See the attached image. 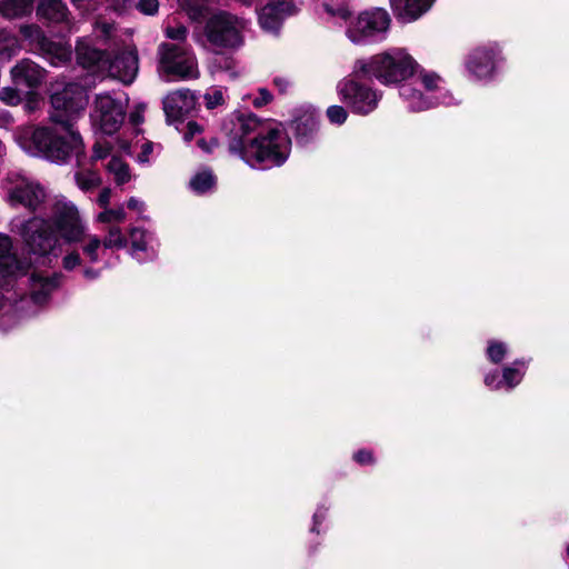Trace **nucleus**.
Instances as JSON below:
<instances>
[{"mask_svg": "<svg viewBox=\"0 0 569 569\" xmlns=\"http://www.w3.org/2000/svg\"><path fill=\"white\" fill-rule=\"evenodd\" d=\"M110 200H111V189L110 188H103L98 198H97V202L98 204L102 208V209H106L109 207V203H110Z\"/></svg>", "mask_w": 569, "mask_h": 569, "instance_id": "49530a36", "label": "nucleus"}, {"mask_svg": "<svg viewBox=\"0 0 569 569\" xmlns=\"http://www.w3.org/2000/svg\"><path fill=\"white\" fill-rule=\"evenodd\" d=\"M0 99L10 106H16L21 100L19 91L10 87H4L0 90Z\"/></svg>", "mask_w": 569, "mask_h": 569, "instance_id": "4c0bfd02", "label": "nucleus"}, {"mask_svg": "<svg viewBox=\"0 0 569 569\" xmlns=\"http://www.w3.org/2000/svg\"><path fill=\"white\" fill-rule=\"evenodd\" d=\"M146 108L147 107L144 103H138L134 106L133 110L129 114V119L132 124L137 126L143 122V113Z\"/></svg>", "mask_w": 569, "mask_h": 569, "instance_id": "79ce46f5", "label": "nucleus"}, {"mask_svg": "<svg viewBox=\"0 0 569 569\" xmlns=\"http://www.w3.org/2000/svg\"><path fill=\"white\" fill-rule=\"evenodd\" d=\"M126 217L127 213L123 206H118L116 208L108 207L96 217V221L100 223L123 222Z\"/></svg>", "mask_w": 569, "mask_h": 569, "instance_id": "2f4dec72", "label": "nucleus"}, {"mask_svg": "<svg viewBox=\"0 0 569 569\" xmlns=\"http://www.w3.org/2000/svg\"><path fill=\"white\" fill-rule=\"evenodd\" d=\"M81 264V258H80V254L79 252L77 251H72L70 253H68L63 260H62V266L66 270H73L74 268L79 267Z\"/></svg>", "mask_w": 569, "mask_h": 569, "instance_id": "a19ab883", "label": "nucleus"}, {"mask_svg": "<svg viewBox=\"0 0 569 569\" xmlns=\"http://www.w3.org/2000/svg\"><path fill=\"white\" fill-rule=\"evenodd\" d=\"M485 385L491 389H499L502 386V382L501 380H498L497 372H493L485 377Z\"/></svg>", "mask_w": 569, "mask_h": 569, "instance_id": "603ef678", "label": "nucleus"}, {"mask_svg": "<svg viewBox=\"0 0 569 569\" xmlns=\"http://www.w3.org/2000/svg\"><path fill=\"white\" fill-rule=\"evenodd\" d=\"M525 362L516 361L513 366L506 367L502 372V385L507 386L508 389L516 387L525 375Z\"/></svg>", "mask_w": 569, "mask_h": 569, "instance_id": "c85d7f7f", "label": "nucleus"}, {"mask_svg": "<svg viewBox=\"0 0 569 569\" xmlns=\"http://www.w3.org/2000/svg\"><path fill=\"white\" fill-rule=\"evenodd\" d=\"M507 353V346L502 342L490 341L487 348V356L493 363H499L503 360Z\"/></svg>", "mask_w": 569, "mask_h": 569, "instance_id": "473e14b6", "label": "nucleus"}, {"mask_svg": "<svg viewBox=\"0 0 569 569\" xmlns=\"http://www.w3.org/2000/svg\"><path fill=\"white\" fill-rule=\"evenodd\" d=\"M337 92L353 113L361 116L372 112L381 99L377 90L352 78L341 80L337 86Z\"/></svg>", "mask_w": 569, "mask_h": 569, "instance_id": "1a4fd4ad", "label": "nucleus"}, {"mask_svg": "<svg viewBox=\"0 0 569 569\" xmlns=\"http://www.w3.org/2000/svg\"><path fill=\"white\" fill-rule=\"evenodd\" d=\"M152 152V143L146 142L141 147V152L139 153L137 160L139 163H148L149 162V156Z\"/></svg>", "mask_w": 569, "mask_h": 569, "instance_id": "09e8293b", "label": "nucleus"}, {"mask_svg": "<svg viewBox=\"0 0 569 569\" xmlns=\"http://www.w3.org/2000/svg\"><path fill=\"white\" fill-rule=\"evenodd\" d=\"M327 117L331 123L342 124L348 118V112L343 107L333 104L327 109Z\"/></svg>", "mask_w": 569, "mask_h": 569, "instance_id": "f704fd0d", "label": "nucleus"}, {"mask_svg": "<svg viewBox=\"0 0 569 569\" xmlns=\"http://www.w3.org/2000/svg\"><path fill=\"white\" fill-rule=\"evenodd\" d=\"M22 36H43V32L37 24H23L20 28Z\"/></svg>", "mask_w": 569, "mask_h": 569, "instance_id": "8fccbe9b", "label": "nucleus"}, {"mask_svg": "<svg viewBox=\"0 0 569 569\" xmlns=\"http://www.w3.org/2000/svg\"><path fill=\"white\" fill-rule=\"evenodd\" d=\"M419 69L416 59L402 48H392L372 56L369 60H358L355 72L373 78L383 86H396L411 78Z\"/></svg>", "mask_w": 569, "mask_h": 569, "instance_id": "20e7f679", "label": "nucleus"}, {"mask_svg": "<svg viewBox=\"0 0 569 569\" xmlns=\"http://www.w3.org/2000/svg\"><path fill=\"white\" fill-rule=\"evenodd\" d=\"M11 77L16 86L36 88L42 82L44 71L34 62L22 60L11 69Z\"/></svg>", "mask_w": 569, "mask_h": 569, "instance_id": "6ab92c4d", "label": "nucleus"}, {"mask_svg": "<svg viewBox=\"0 0 569 569\" xmlns=\"http://www.w3.org/2000/svg\"><path fill=\"white\" fill-rule=\"evenodd\" d=\"M136 9L147 16H153L159 10L158 0H138Z\"/></svg>", "mask_w": 569, "mask_h": 569, "instance_id": "e433bc0d", "label": "nucleus"}, {"mask_svg": "<svg viewBox=\"0 0 569 569\" xmlns=\"http://www.w3.org/2000/svg\"><path fill=\"white\" fill-rule=\"evenodd\" d=\"M82 252L91 263H97L100 260V252L103 249V243L97 234H91L86 231V238L82 240Z\"/></svg>", "mask_w": 569, "mask_h": 569, "instance_id": "bb28decb", "label": "nucleus"}, {"mask_svg": "<svg viewBox=\"0 0 569 569\" xmlns=\"http://www.w3.org/2000/svg\"><path fill=\"white\" fill-rule=\"evenodd\" d=\"M320 517H321V518H323V515H321V513H320V511L318 510V511L315 513V516H313L315 527L312 528V530H315V529H316V525L318 523V519H319Z\"/></svg>", "mask_w": 569, "mask_h": 569, "instance_id": "680f3d73", "label": "nucleus"}, {"mask_svg": "<svg viewBox=\"0 0 569 569\" xmlns=\"http://www.w3.org/2000/svg\"><path fill=\"white\" fill-rule=\"evenodd\" d=\"M216 184V178L209 170L198 172L190 180V188L197 193H204Z\"/></svg>", "mask_w": 569, "mask_h": 569, "instance_id": "c756f323", "label": "nucleus"}, {"mask_svg": "<svg viewBox=\"0 0 569 569\" xmlns=\"http://www.w3.org/2000/svg\"><path fill=\"white\" fill-rule=\"evenodd\" d=\"M201 132V127L191 121V122H188V126H187V131L184 132V140L186 141H189L191 140L196 134L200 133Z\"/></svg>", "mask_w": 569, "mask_h": 569, "instance_id": "3c124183", "label": "nucleus"}, {"mask_svg": "<svg viewBox=\"0 0 569 569\" xmlns=\"http://www.w3.org/2000/svg\"><path fill=\"white\" fill-rule=\"evenodd\" d=\"M103 243V249H122L127 246L128 240L126 236L122 233L119 227H110L103 238L101 240Z\"/></svg>", "mask_w": 569, "mask_h": 569, "instance_id": "7c9ffc66", "label": "nucleus"}, {"mask_svg": "<svg viewBox=\"0 0 569 569\" xmlns=\"http://www.w3.org/2000/svg\"><path fill=\"white\" fill-rule=\"evenodd\" d=\"M127 206L130 210L137 211L140 214L146 210V203L136 197L129 198Z\"/></svg>", "mask_w": 569, "mask_h": 569, "instance_id": "de8ad7c7", "label": "nucleus"}, {"mask_svg": "<svg viewBox=\"0 0 569 569\" xmlns=\"http://www.w3.org/2000/svg\"><path fill=\"white\" fill-rule=\"evenodd\" d=\"M34 0H3L0 12L7 18H16L31 12Z\"/></svg>", "mask_w": 569, "mask_h": 569, "instance_id": "a878e982", "label": "nucleus"}, {"mask_svg": "<svg viewBox=\"0 0 569 569\" xmlns=\"http://www.w3.org/2000/svg\"><path fill=\"white\" fill-rule=\"evenodd\" d=\"M83 274L87 279H96L99 276V272L93 269H86Z\"/></svg>", "mask_w": 569, "mask_h": 569, "instance_id": "052dcab7", "label": "nucleus"}, {"mask_svg": "<svg viewBox=\"0 0 569 569\" xmlns=\"http://www.w3.org/2000/svg\"><path fill=\"white\" fill-rule=\"evenodd\" d=\"M202 47L212 54L210 60L211 73L228 72L234 80L239 72L234 70L236 61L232 54L243 46L242 38H199Z\"/></svg>", "mask_w": 569, "mask_h": 569, "instance_id": "9d476101", "label": "nucleus"}, {"mask_svg": "<svg viewBox=\"0 0 569 569\" xmlns=\"http://www.w3.org/2000/svg\"><path fill=\"white\" fill-rule=\"evenodd\" d=\"M127 99L110 92L98 93L93 100L91 121L102 133L112 134L123 123Z\"/></svg>", "mask_w": 569, "mask_h": 569, "instance_id": "423d86ee", "label": "nucleus"}, {"mask_svg": "<svg viewBox=\"0 0 569 569\" xmlns=\"http://www.w3.org/2000/svg\"><path fill=\"white\" fill-rule=\"evenodd\" d=\"M305 124L301 119L298 120L297 129L301 131V126Z\"/></svg>", "mask_w": 569, "mask_h": 569, "instance_id": "e2e57ef3", "label": "nucleus"}, {"mask_svg": "<svg viewBox=\"0 0 569 569\" xmlns=\"http://www.w3.org/2000/svg\"><path fill=\"white\" fill-rule=\"evenodd\" d=\"M50 100V120L63 132L47 127H24L17 132L16 140L28 154L62 163L71 154L78 156L83 151V140L74 123L84 112L88 97L81 86L69 83L53 91Z\"/></svg>", "mask_w": 569, "mask_h": 569, "instance_id": "f257e3e1", "label": "nucleus"}, {"mask_svg": "<svg viewBox=\"0 0 569 569\" xmlns=\"http://www.w3.org/2000/svg\"><path fill=\"white\" fill-rule=\"evenodd\" d=\"M153 237L147 230L138 227L129 229V242L132 256L138 257L139 252H149L154 256Z\"/></svg>", "mask_w": 569, "mask_h": 569, "instance_id": "393cba45", "label": "nucleus"}, {"mask_svg": "<svg viewBox=\"0 0 569 569\" xmlns=\"http://www.w3.org/2000/svg\"><path fill=\"white\" fill-rule=\"evenodd\" d=\"M206 106L208 109H213L223 104L224 96L220 89H211L204 94Z\"/></svg>", "mask_w": 569, "mask_h": 569, "instance_id": "c9c22d12", "label": "nucleus"}, {"mask_svg": "<svg viewBox=\"0 0 569 569\" xmlns=\"http://www.w3.org/2000/svg\"><path fill=\"white\" fill-rule=\"evenodd\" d=\"M217 140L212 139L209 143L206 142L203 139L198 140V146L204 151V152H211L212 149L217 146Z\"/></svg>", "mask_w": 569, "mask_h": 569, "instance_id": "13d9d810", "label": "nucleus"}, {"mask_svg": "<svg viewBox=\"0 0 569 569\" xmlns=\"http://www.w3.org/2000/svg\"><path fill=\"white\" fill-rule=\"evenodd\" d=\"M390 23V14L385 9L375 8L359 14L356 30L362 36H372L375 33L387 32Z\"/></svg>", "mask_w": 569, "mask_h": 569, "instance_id": "a211bd4d", "label": "nucleus"}, {"mask_svg": "<svg viewBox=\"0 0 569 569\" xmlns=\"http://www.w3.org/2000/svg\"><path fill=\"white\" fill-rule=\"evenodd\" d=\"M29 269V266L26 264V273L19 277L13 284L18 283L21 289H26L34 303L43 305L60 286L62 276Z\"/></svg>", "mask_w": 569, "mask_h": 569, "instance_id": "9b49d317", "label": "nucleus"}, {"mask_svg": "<svg viewBox=\"0 0 569 569\" xmlns=\"http://www.w3.org/2000/svg\"><path fill=\"white\" fill-rule=\"evenodd\" d=\"M12 230L22 238L30 251L46 254L57 246V236L68 243L84 240L88 223L74 202L57 197L51 204L50 221L34 216Z\"/></svg>", "mask_w": 569, "mask_h": 569, "instance_id": "7ed1b4c3", "label": "nucleus"}, {"mask_svg": "<svg viewBox=\"0 0 569 569\" xmlns=\"http://www.w3.org/2000/svg\"><path fill=\"white\" fill-rule=\"evenodd\" d=\"M107 170L113 176L116 183L119 186L129 182L131 179L129 166L119 158H111L107 164Z\"/></svg>", "mask_w": 569, "mask_h": 569, "instance_id": "cd10ccee", "label": "nucleus"}, {"mask_svg": "<svg viewBox=\"0 0 569 569\" xmlns=\"http://www.w3.org/2000/svg\"><path fill=\"white\" fill-rule=\"evenodd\" d=\"M24 273L26 263L17 257L12 239L0 232V288L13 287Z\"/></svg>", "mask_w": 569, "mask_h": 569, "instance_id": "f8f14e48", "label": "nucleus"}, {"mask_svg": "<svg viewBox=\"0 0 569 569\" xmlns=\"http://www.w3.org/2000/svg\"><path fill=\"white\" fill-rule=\"evenodd\" d=\"M159 70L178 79H197L198 64L194 56L181 43L163 42L159 47Z\"/></svg>", "mask_w": 569, "mask_h": 569, "instance_id": "0eeeda50", "label": "nucleus"}, {"mask_svg": "<svg viewBox=\"0 0 569 569\" xmlns=\"http://www.w3.org/2000/svg\"><path fill=\"white\" fill-rule=\"evenodd\" d=\"M435 0H390V6L396 16L407 21L418 19L427 12Z\"/></svg>", "mask_w": 569, "mask_h": 569, "instance_id": "4be33fe9", "label": "nucleus"}, {"mask_svg": "<svg viewBox=\"0 0 569 569\" xmlns=\"http://www.w3.org/2000/svg\"><path fill=\"white\" fill-rule=\"evenodd\" d=\"M567 555H568V557H569V545H568V548H567Z\"/></svg>", "mask_w": 569, "mask_h": 569, "instance_id": "0e129e2a", "label": "nucleus"}, {"mask_svg": "<svg viewBox=\"0 0 569 569\" xmlns=\"http://www.w3.org/2000/svg\"><path fill=\"white\" fill-rule=\"evenodd\" d=\"M416 73H418L425 92L410 86H402L400 89V96L408 102L411 110L422 111L439 103H449L446 101L447 96L440 92L443 81L439 74L420 68Z\"/></svg>", "mask_w": 569, "mask_h": 569, "instance_id": "6e6552de", "label": "nucleus"}, {"mask_svg": "<svg viewBox=\"0 0 569 569\" xmlns=\"http://www.w3.org/2000/svg\"><path fill=\"white\" fill-rule=\"evenodd\" d=\"M6 201L12 208L22 207L34 212L46 202L47 191L34 179L21 173H11L4 182Z\"/></svg>", "mask_w": 569, "mask_h": 569, "instance_id": "39448f33", "label": "nucleus"}, {"mask_svg": "<svg viewBox=\"0 0 569 569\" xmlns=\"http://www.w3.org/2000/svg\"><path fill=\"white\" fill-rule=\"evenodd\" d=\"M138 70V54L134 48H126L113 54L108 53L106 71L110 77L130 84L136 79Z\"/></svg>", "mask_w": 569, "mask_h": 569, "instance_id": "ddd939ff", "label": "nucleus"}, {"mask_svg": "<svg viewBox=\"0 0 569 569\" xmlns=\"http://www.w3.org/2000/svg\"><path fill=\"white\" fill-rule=\"evenodd\" d=\"M467 69L477 79H489L498 67L497 54L492 50L476 49L466 61Z\"/></svg>", "mask_w": 569, "mask_h": 569, "instance_id": "f3484780", "label": "nucleus"}, {"mask_svg": "<svg viewBox=\"0 0 569 569\" xmlns=\"http://www.w3.org/2000/svg\"><path fill=\"white\" fill-rule=\"evenodd\" d=\"M273 84L280 90V92H286L291 84V81L286 77H276L273 79Z\"/></svg>", "mask_w": 569, "mask_h": 569, "instance_id": "5fc2aeb1", "label": "nucleus"}, {"mask_svg": "<svg viewBox=\"0 0 569 569\" xmlns=\"http://www.w3.org/2000/svg\"><path fill=\"white\" fill-rule=\"evenodd\" d=\"M272 100V94L264 88L259 90V97L253 100L254 107H262Z\"/></svg>", "mask_w": 569, "mask_h": 569, "instance_id": "a18cd8bd", "label": "nucleus"}, {"mask_svg": "<svg viewBox=\"0 0 569 569\" xmlns=\"http://www.w3.org/2000/svg\"><path fill=\"white\" fill-rule=\"evenodd\" d=\"M111 148L109 143L97 141L92 148L91 161H98L110 154Z\"/></svg>", "mask_w": 569, "mask_h": 569, "instance_id": "58836bf2", "label": "nucleus"}, {"mask_svg": "<svg viewBox=\"0 0 569 569\" xmlns=\"http://www.w3.org/2000/svg\"><path fill=\"white\" fill-rule=\"evenodd\" d=\"M325 10L332 17H338L342 20H347L350 16V10L345 1L337 3H325Z\"/></svg>", "mask_w": 569, "mask_h": 569, "instance_id": "72a5a7b5", "label": "nucleus"}, {"mask_svg": "<svg viewBox=\"0 0 569 569\" xmlns=\"http://www.w3.org/2000/svg\"><path fill=\"white\" fill-rule=\"evenodd\" d=\"M6 40H8V38H0V56L6 59H10L14 54V51L7 48L4 43Z\"/></svg>", "mask_w": 569, "mask_h": 569, "instance_id": "4d7b16f0", "label": "nucleus"}, {"mask_svg": "<svg viewBox=\"0 0 569 569\" xmlns=\"http://www.w3.org/2000/svg\"><path fill=\"white\" fill-rule=\"evenodd\" d=\"M187 32L188 29L183 24L168 26L167 28V36H184Z\"/></svg>", "mask_w": 569, "mask_h": 569, "instance_id": "6e6d98bb", "label": "nucleus"}, {"mask_svg": "<svg viewBox=\"0 0 569 569\" xmlns=\"http://www.w3.org/2000/svg\"><path fill=\"white\" fill-rule=\"evenodd\" d=\"M69 10L63 0H40L37 7L39 19L49 23H62L69 19Z\"/></svg>", "mask_w": 569, "mask_h": 569, "instance_id": "5701e85b", "label": "nucleus"}, {"mask_svg": "<svg viewBox=\"0 0 569 569\" xmlns=\"http://www.w3.org/2000/svg\"><path fill=\"white\" fill-rule=\"evenodd\" d=\"M112 6L118 11H128L131 9H136L138 0H110Z\"/></svg>", "mask_w": 569, "mask_h": 569, "instance_id": "37998d69", "label": "nucleus"}, {"mask_svg": "<svg viewBox=\"0 0 569 569\" xmlns=\"http://www.w3.org/2000/svg\"><path fill=\"white\" fill-rule=\"evenodd\" d=\"M306 124H309L310 131L315 130L318 126V117H315V114L312 113L310 116V119L307 120Z\"/></svg>", "mask_w": 569, "mask_h": 569, "instance_id": "bf43d9fd", "label": "nucleus"}, {"mask_svg": "<svg viewBox=\"0 0 569 569\" xmlns=\"http://www.w3.org/2000/svg\"><path fill=\"white\" fill-rule=\"evenodd\" d=\"M196 104V96L189 89L176 90L163 99V110L170 121H178L190 114Z\"/></svg>", "mask_w": 569, "mask_h": 569, "instance_id": "2eb2a0df", "label": "nucleus"}, {"mask_svg": "<svg viewBox=\"0 0 569 569\" xmlns=\"http://www.w3.org/2000/svg\"><path fill=\"white\" fill-rule=\"evenodd\" d=\"M42 53L51 60L52 64L67 62L71 59L72 49L64 38H37Z\"/></svg>", "mask_w": 569, "mask_h": 569, "instance_id": "412c9836", "label": "nucleus"}, {"mask_svg": "<svg viewBox=\"0 0 569 569\" xmlns=\"http://www.w3.org/2000/svg\"><path fill=\"white\" fill-rule=\"evenodd\" d=\"M96 32L102 36H110L117 32V26L114 22L101 18L96 21Z\"/></svg>", "mask_w": 569, "mask_h": 569, "instance_id": "ea45409f", "label": "nucleus"}, {"mask_svg": "<svg viewBox=\"0 0 569 569\" xmlns=\"http://www.w3.org/2000/svg\"><path fill=\"white\" fill-rule=\"evenodd\" d=\"M230 153L256 169L282 164L290 152V139L277 126L251 112H234L222 124Z\"/></svg>", "mask_w": 569, "mask_h": 569, "instance_id": "f03ea898", "label": "nucleus"}, {"mask_svg": "<svg viewBox=\"0 0 569 569\" xmlns=\"http://www.w3.org/2000/svg\"><path fill=\"white\" fill-rule=\"evenodd\" d=\"M71 3L82 12H89L93 10L97 6L96 0H70Z\"/></svg>", "mask_w": 569, "mask_h": 569, "instance_id": "c03bdc74", "label": "nucleus"}, {"mask_svg": "<svg viewBox=\"0 0 569 569\" xmlns=\"http://www.w3.org/2000/svg\"><path fill=\"white\" fill-rule=\"evenodd\" d=\"M293 11V4L288 1L267 3L258 14L261 29L269 33L278 32L283 19L292 14Z\"/></svg>", "mask_w": 569, "mask_h": 569, "instance_id": "dca6fc26", "label": "nucleus"}, {"mask_svg": "<svg viewBox=\"0 0 569 569\" xmlns=\"http://www.w3.org/2000/svg\"><path fill=\"white\" fill-rule=\"evenodd\" d=\"M72 156H74L78 160V170L74 172V181L78 188L84 192L98 188L102 182L100 173L96 170L83 167L80 161V157L84 156V150L78 156L71 154L70 157Z\"/></svg>", "mask_w": 569, "mask_h": 569, "instance_id": "b1692460", "label": "nucleus"}, {"mask_svg": "<svg viewBox=\"0 0 569 569\" xmlns=\"http://www.w3.org/2000/svg\"><path fill=\"white\" fill-rule=\"evenodd\" d=\"M207 36H241L250 32V22L227 11L212 14L206 23Z\"/></svg>", "mask_w": 569, "mask_h": 569, "instance_id": "4468645a", "label": "nucleus"}, {"mask_svg": "<svg viewBox=\"0 0 569 569\" xmlns=\"http://www.w3.org/2000/svg\"><path fill=\"white\" fill-rule=\"evenodd\" d=\"M76 57L78 63L84 68L97 67L98 70L106 71L108 53L92 46L87 38L77 42Z\"/></svg>", "mask_w": 569, "mask_h": 569, "instance_id": "aec40b11", "label": "nucleus"}, {"mask_svg": "<svg viewBox=\"0 0 569 569\" xmlns=\"http://www.w3.org/2000/svg\"><path fill=\"white\" fill-rule=\"evenodd\" d=\"M355 460L361 465L371 463L373 461L372 455L366 450H359L355 453Z\"/></svg>", "mask_w": 569, "mask_h": 569, "instance_id": "864d4df0", "label": "nucleus"}]
</instances>
